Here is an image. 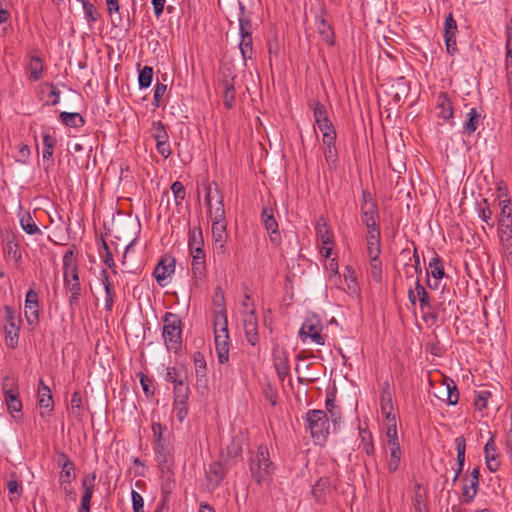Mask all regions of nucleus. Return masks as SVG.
Wrapping results in <instances>:
<instances>
[{
    "mask_svg": "<svg viewBox=\"0 0 512 512\" xmlns=\"http://www.w3.org/2000/svg\"><path fill=\"white\" fill-rule=\"evenodd\" d=\"M63 280L64 287L70 294L68 303L71 308L79 304L82 287L79 280L77 259L74 251L69 249L63 256Z\"/></svg>",
    "mask_w": 512,
    "mask_h": 512,
    "instance_id": "f257e3e1",
    "label": "nucleus"
},
{
    "mask_svg": "<svg viewBox=\"0 0 512 512\" xmlns=\"http://www.w3.org/2000/svg\"><path fill=\"white\" fill-rule=\"evenodd\" d=\"M215 349L220 363L229 360V334L227 314L224 307L214 314Z\"/></svg>",
    "mask_w": 512,
    "mask_h": 512,
    "instance_id": "f03ea898",
    "label": "nucleus"
},
{
    "mask_svg": "<svg viewBox=\"0 0 512 512\" xmlns=\"http://www.w3.org/2000/svg\"><path fill=\"white\" fill-rule=\"evenodd\" d=\"M249 469L252 479L257 484L267 483L275 471V465L270 459L267 446L260 445L257 449L255 458L249 463Z\"/></svg>",
    "mask_w": 512,
    "mask_h": 512,
    "instance_id": "7ed1b4c3",
    "label": "nucleus"
},
{
    "mask_svg": "<svg viewBox=\"0 0 512 512\" xmlns=\"http://www.w3.org/2000/svg\"><path fill=\"white\" fill-rule=\"evenodd\" d=\"M163 338L168 351L178 352L182 344L181 319L177 314L167 312L163 317Z\"/></svg>",
    "mask_w": 512,
    "mask_h": 512,
    "instance_id": "20e7f679",
    "label": "nucleus"
},
{
    "mask_svg": "<svg viewBox=\"0 0 512 512\" xmlns=\"http://www.w3.org/2000/svg\"><path fill=\"white\" fill-rule=\"evenodd\" d=\"M329 419L323 410H309L306 414V430L317 444H323L329 435Z\"/></svg>",
    "mask_w": 512,
    "mask_h": 512,
    "instance_id": "39448f33",
    "label": "nucleus"
},
{
    "mask_svg": "<svg viewBox=\"0 0 512 512\" xmlns=\"http://www.w3.org/2000/svg\"><path fill=\"white\" fill-rule=\"evenodd\" d=\"M322 323L317 316L308 317L299 330V336L303 342L310 339L311 342L323 346L325 337L321 334Z\"/></svg>",
    "mask_w": 512,
    "mask_h": 512,
    "instance_id": "423d86ee",
    "label": "nucleus"
},
{
    "mask_svg": "<svg viewBox=\"0 0 512 512\" xmlns=\"http://www.w3.org/2000/svg\"><path fill=\"white\" fill-rule=\"evenodd\" d=\"M6 324L4 326L5 343L10 348H15L19 340V322L15 310L10 306H4Z\"/></svg>",
    "mask_w": 512,
    "mask_h": 512,
    "instance_id": "0eeeda50",
    "label": "nucleus"
},
{
    "mask_svg": "<svg viewBox=\"0 0 512 512\" xmlns=\"http://www.w3.org/2000/svg\"><path fill=\"white\" fill-rule=\"evenodd\" d=\"M310 107L313 109V115L315 118V122L319 128V130L324 133L333 134L336 133L332 122L328 118V113L326 107L320 103L319 101L310 102Z\"/></svg>",
    "mask_w": 512,
    "mask_h": 512,
    "instance_id": "6e6552de",
    "label": "nucleus"
},
{
    "mask_svg": "<svg viewBox=\"0 0 512 512\" xmlns=\"http://www.w3.org/2000/svg\"><path fill=\"white\" fill-rule=\"evenodd\" d=\"M261 220L265 229L269 233L270 241L275 245H279L281 243V235L278 230L279 226L274 216L273 209L270 207H264L261 212Z\"/></svg>",
    "mask_w": 512,
    "mask_h": 512,
    "instance_id": "1a4fd4ad",
    "label": "nucleus"
},
{
    "mask_svg": "<svg viewBox=\"0 0 512 512\" xmlns=\"http://www.w3.org/2000/svg\"><path fill=\"white\" fill-rule=\"evenodd\" d=\"M226 476V470L220 462H212L205 470L206 486L213 491L220 486Z\"/></svg>",
    "mask_w": 512,
    "mask_h": 512,
    "instance_id": "9d476101",
    "label": "nucleus"
},
{
    "mask_svg": "<svg viewBox=\"0 0 512 512\" xmlns=\"http://www.w3.org/2000/svg\"><path fill=\"white\" fill-rule=\"evenodd\" d=\"M225 220H212V239L214 244V253L222 255L225 253V243L227 238Z\"/></svg>",
    "mask_w": 512,
    "mask_h": 512,
    "instance_id": "9b49d317",
    "label": "nucleus"
},
{
    "mask_svg": "<svg viewBox=\"0 0 512 512\" xmlns=\"http://www.w3.org/2000/svg\"><path fill=\"white\" fill-rule=\"evenodd\" d=\"M458 31L457 22L452 13H449L445 18L444 24V39L447 52L454 55L457 52L456 33Z\"/></svg>",
    "mask_w": 512,
    "mask_h": 512,
    "instance_id": "f8f14e48",
    "label": "nucleus"
},
{
    "mask_svg": "<svg viewBox=\"0 0 512 512\" xmlns=\"http://www.w3.org/2000/svg\"><path fill=\"white\" fill-rule=\"evenodd\" d=\"M175 264V258L170 255H165L161 258L153 272L159 285L163 286V281L174 273Z\"/></svg>",
    "mask_w": 512,
    "mask_h": 512,
    "instance_id": "ddd939ff",
    "label": "nucleus"
},
{
    "mask_svg": "<svg viewBox=\"0 0 512 512\" xmlns=\"http://www.w3.org/2000/svg\"><path fill=\"white\" fill-rule=\"evenodd\" d=\"M273 363H274V367L277 372L279 381L284 382L285 377L289 373L288 353L284 348H282L280 346L274 347Z\"/></svg>",
    "mask_w": 512,
    "mask_h": 512,
    "instance_id": "4468645a",
    "label": "nucleus"
},
{
    "mask_svg": "<svg viewBox=\"0 0 512 512\" xmlns=\"http://www.w3.org/2000/svg\"><path fill=\"white\" fill-rule=\"evenodd\" d=\"M96 474L90 473L82 478V487L84 493L81 498V504L78 512H90L91 499L94 493Z\"/></svg>",
    "mask_w": 512,
    "mask_h": 512,
    "instance_id": "2eb2a0df",
    "label": "nucleus"
},
{
    "mask_svg": "<svg viewBox=\"0 0 512 512\" xmlns=\"http://www.w3.org/2000/svg\"><path fill=\"white\" fill-rule=\"evenodd\" d=\"M243 327L247 341L251 345H256L259 341L258 320L254 311L245 314L243 318Z\"/></svg>",
    "mask_w": 512,
    "mask_h": 512,
    "instance_id": "dca6fc26",
    "label": "nucleus"
},
{
    "mask_svg": "<svg viewBox=\"0 0 512 512\" xmlns=\"http://www.w3.org/2000/svg\"><path fill=\"white\" fill-rule=\"evenodd\" d=\"M408 298H409V301L413 305H415L416 301L418 300L419 304H420V308L423 313H425L426 308L431 307L430 302H429L428 292L426 291L424 286L420 283L419 278H417V280H416L415 290H413L412 288H410L408 290Z\"/></svg>",
    "mask_w": 512,
    "mask_h": 512,
    "instance_id": "f3484780",
    "label": "nucleus"
},
{
    "mask_svg": "<svg viewBox=\"0 0 512 512\" xmlns=\"http://www.w3.org/2000/svg\"><path fill=\"white\" fill-rule=\"evenodd\" d=\"M37 394L39 397L40 415L47 416L53 410L54 402L50 386H38Z\"/></svg>",
    "mask_w": 512,
    "mask_h": 512,
    "instance_id": "a211bd4d",
    "label": "nucleus"
},
{
    "mask_svg": "<svg viewBox=\"0 0 512 512\" xmlns=\"http://www.w3.org/2000/svg\"><path fill=\"white\" fill-rule=\"evenodd\" d=\"M336 133L328 134L324 133L322 137L323 145H324V156L325 160L329 164L336 163L338 159V153L335 146Z\"/></svg>",
    "mask_w": 512,
    "mask_h": 512,
    "instance_id": "6ab92c4d",
    "label": "nucleus"
},
{
    "mask_svg": "<svg viewBox=\"0 0 512 512\" xmlns=\"http://www.w3.org/2000/svg\"><path fill=\"white\" fill-rule=\"evenodd\" d=\"M380 406L381 412L384 415L386 421H390L391 417L396 419V415L393 413V393L390 391L388 386L382 390Z\"/></svg>",
    "mask_w": 512,
    "mask_h": 512,
    "instance_id": "aec40b11",
    "label": "nucleus"
},
{
    "mask_svg": "<svg viewBox=\"0 0 512 512\" xmlns=\"http://www.w3.org/2000/svg\"><path fill=\"white\" fill-rule=\"evenodd\" d=\"M26 70L29 73V79L36 82L42 78L44 65L43 60L36 55L29 57V62L26 65Z\"/></svg>",
    "mask_w": 512,
    "mask_h": 512,
    "instance_id": "412c9836",
    "label": "nucleus"
},
{
    "mask_svg": "<svg viewBox=\"0 0 512 512\" xmlns=\"http://www.w3.org/2000/svg\"><path fill=\"white\" fill-rule=\"evenodd\" d=\"M408 93L409 86L404 77L397 78L395 83L391 85L390 91L388 92L396 103H399L403 98L407 97Z\"/></svg>",
    "mask_w": 512,
    "mask_h": 512,
    "instance_id": "4be33fe9",
    "label": "nucleus"
},
{
    "mask_svg": "<svg viewBox=\"0 0 512 512\" xmlns=\"http://www.w3.org/2000/svg\"><path fill=\"white\" fill-rule=\"evenodd\" d=\"M315 229L320 244L333 245V234L330 231L329 226L323 217H320L316 221Z\"/></svg>",
    "mask_w": 512,
    "mask_h": 512,
    "instance_id": "5701e85b",
    "label": "nucleus"
},
{
    "mask_svg": "<svg viewBox=\"0 0 512 512\" xmlns=\"http://www.w3.org/2000/svg\"><path fill=\"white\" fill-rule=\"evenodd\" d=\"M317 30L322 40L328 45L334 44V31L331 25L327 22L323 14L316 17Z\"/></svg>",
    "mask_w": 512,
    "mask_h": 512,
    "instance_id": "b1692460",
    "label": "nucleus"
},
{
    "mask_svg": "<svg viewBox=\"0 0 512 512\" xmlns=\"http://www.w3.org/2000/svg\"><path fill=\"white\" fill-rule=\"evenodd\" d=\"M100 279L105 289V309L107 311H111L114 305V297L115 293L113 290V285L110 281L109 274L106 269H102L100 272Z\"/></svg>",
    "mask_w": 512,
    "mask_h": 512,
    "instance_id": "393cba45",
    "label": "nucleus"
},
{
    "mask_svg": "<svg viewBox=\"0 0 512 512\" xmlns=\"http://www.w3.org/2000/svg\"><path fill=\"white\" fill-rule=\"evenodd\" d=\"M154 452L156 461L162 468L168 467V465L172 462V454L166 442L154 443Z\"/></svg>",
    "mask_w": 512,
    "mask_h": 512,
    "instance_id": "a878e982",
    "label": "nucleus"
},
{
    "mask_svg": "<svg viewBox=\"0 0 512 512\" xmlns=\"http://www.w3.org/2000/svg\"><path fill=\"white\" fill-rule=\"evenodd\" d=\"M437 108L439 110V117L448 120L453 117L454 110L452 102L446 93H440L437 98Z\"/></svg>",
    "mask_w": 512,
    "mask_h": 512,
    "instance_id": "bb28decb",
    "label": "nucleus"
},
{
    "mask_svg": "<svg viewBox=\"0 0 512 512\" xmlns=\"http://www.w3.org/2000/svg\"><path fill=\"white\" fill-rule=\"evenodd\" d=\"M463 487H462V502L465 504L471 503L476 497L479 489V482L468 479L467 477L463 478Z\"/></svg>",
    "mask_w": 512,
    "mask_h": 512,
    "instance_id": "cd10ccee",
    "label": "nucleus"
},
{
    "mask_svg": "<svg viewBox=\"0 0 512 512\" xmlns=\"http://www.w3.org/2000/svg\"><path fill=\"white\" fill-rule=\"evenodd\" d=\"M18 394L17 389L14 388L5 391V402L11 414L20 413L22 410V403L18 398Z\"/></svg>",
    "mask_w": 512,
    "mask_h": 512,
    "instance_id": "c85d7f7f",
    "label": "nucleus"
},
{
    "mask_svg": "<svg viewBox=\"0 0 512 512\" xmlns=\"http://www.w3.org/2000/svg\"><path fill=\"white\" fill-rule=\"evenodd\" d=\"M75 465H66L61 468L59 475V485L63 491H67V487H70L71 482L75 479Z\"/></svg>",
    "mask_w": 512,
    "mask_h": 512,
    "instance_id": "c756f323",
    "label": "nucleus"
},
{
    "mask_svg": "<svg viewBox=\"0 0 512 512\" xmlns=\"http://www.w3.org/2000/svg\"><path fill=\"white\" fill-rule=\"evenodd\" d=\"M456 450H457V464L458 469H456V478H459L463 471L464 462H465V451H466V442L465 438L460 436L455 439Z\"/></svg>",
    "mask_w": 512,
    "mask_h": 512,
    "instance_id": "7c9ffc66",
    "label": "nucleus"
},
{
    "mask_svg": "<svg viewBox=\"0 0 512 512\" xmlns=\"http://www.w3.org/2000/svg\"><path fill=\"white\" fill-rule=\"evenodd\" d=\"M467 116L468 120L463 125V133L471 135L477 130L481 115L475 108H472L468 112Z\"/></svg>",
    "mask_w": 512,
    "mask_h": 512,
    "instance_id": "2f4dec72",
    "label": "nucleus"
},
{
    "mask_svg": "<svg viewBox=\"0 0 512 512\" xmlns=\"http://www.w3.org/2000/svg\"><path fill=\"white\" fill-rule=\"evenodd\" d=\"M239 31L240 35L252 34V23L250 16L246 13L245 6L239 3Z\"/></svg>",
    "mask_w": 512,
    "mask_h": 512,
    "instance_id": "473e14b6",
    "label": "nucleus"
},
{
    "mask_svg": "<svg viewBox=\"0 0 512 512\" xmlns=\"http://www.w3.org/2000/svg\"><path fill=\"white\" fill-rule=\"evenodd\" d=\"M20 226L29 235L42 233L29 212L22 213L20 217Z\"/></svg>",
    "mask_w": 512,
    "mask_h": 512,
    "instance_id": "72a5a7b5",
    "label": "nucleus"
},
{
    "mask_svg": "<svg viewBox=\"0 0 512 512\" xmlns=\"http://www.w3.org/2000/svg\"><path fill=\"white\" fill-rule=\"evenodd\" d=\"M390 450V457L387 463V468L390 473H394L399 469L402 452L399 445L388 446Z\"/></svg>",
    "mask_w": 512,
    "mask_h": 512,
    "instance_id": "f704fd0d",
    "label": "nucleus"
},
{
    "mask_svg": "<svg viewBox=\"0 0 512 512\" xmlns=\"http://www.w3.org/2000/svg\"><path fill=\"white\" fill-rule=\"evenodd\" d=\"M208 212L212 220H225V208L223 203V195L217 196L215 203L208 206Z\"/></svg>",
    "mask_w": 512,
    "mask_h": 512,
    "instance_id": "c9c22d12",
    "label": "nucleus"
},
{
    "mask_svg": "<svg viewBox=\"0 0 512 512\" xmlns=\"http://www.w3.org/2000/svg\"><path fill=\"white\" fill-rule=\"evenodd\" d=\"M427 274L435 279H442L445 276L442 260L437 254L429 261Z\"/></svg>",
    "mask_w": 512,
    "mask_h": 512,
    "instance_id": "e433bc0d",
    "label": "nucleus"
},
{
    "mask_svg": "<svg viewBox=\"0 0 512 512\" xmlns=\"http://www.w3.org/2000/svg\"><path fill=\"white\" fill-rule=\"evenodd\" d=\"M59 117L68 127L78 128L85 124L84 118L79 113L61 112Z\"/></svg>",
    "mask_w": 512,
    "mask_h": 512,
    "instance_id": "4c0bfd02",
    "label": "nucleus"
},
{
    "mask_svg": "<svg viewBox=\"0 0 512 512\" xmlns=\"http://www.w3.org/2000/svg\"><path fill=\"white\" fill-rule=\"evenodd\" d=\"M330 482L328 478H320L312 487V495L316 502L322 503L325 500V492L329 488Z\"/></svg>",
    "mask_w": 512,
    "mask_h": 512,
    "instance_id": "58836bf2",
    "label": "nucleus"
},
{
    "mask_svg": "<svg viewBox=\"0 0 512 512\" xmlns=\"http://www.w3.org/2000/svg\"><path fill=\"white\" fill-rule=\"evenodd\" d=\"M385 424H386L387 446L399 445L396 419L391 417L390 421H386Z\"/></svg>",
    "mask_w": 512,
    "mask_h": 512,
    "instance_id": "ea45409f",
    "label": "nucleus"
},
{
    "mask_svg": "<svg viewBox=\"0 0 512 512\" xmlns=\"http://www.w3.org/2000/svg\"><path fill=\"white\" fill-rule=\"evenodd\" d=\"M204 247L202 230L200 227H193L188 232V248Z\"/></svg>",
    "mask_w": 512,
    "mask_h": 512,
    "instance_id": "a19ab883",
    "label": "nucleus"
},
{
    "mask_svg": "<svg viewBox=\"0 0 512 512\" xmlns=\"http://www.w3.org/2000/svg\"><path fill=\"white\" fill-rule=\"evenodd\" d=\"M335 395H336V386H333L332 389L327 391L326 395V409L331 414L333 421L336 422L339 417V410L335 405Z\"/></svg>",
    "mask_w": 512,
    "mask_h": 512,
    "instance_id": "79ce46f5",
    "label": "nucleus"
},
{
    "mask_svg": "<svg viewBox=\"0 0 512 512\" xmlns=\"http://www.w3.org/2000/svg\"><path fill=\"white\" fill-rule=\"evenodd\" d=\"M409 260H413V264H408L406 263L405 266H406V270H405V275L407 278H412L414 276V274H421L422 272V269H421V264H420V257L418 255V251L417 249L415 248L414 251H413V256L412 258H409Z\"/></svg>",
    "mask_w": 512,
    "mask_h": 512,
    "instance_id": "37998d69",
    "label": "nucleus"
},
{
    "mask_svg": "<svg viewBox=\"0 0 512 512\" xmlns=\"http://www.w3.org/2000/svg\"><path fill=\"white\" fill-rule=\"evenodd\" d=\"M367 251L369 256H379L381 253L380 235H367Z\"/></svg>",
    "mask_w": 512,
    "mask_h": 512,
    "instance_id": "c03bdc74",
    "label": "nucleus"
},
{
    "mask_svg": "<svg viewBox=\"0 0 512 512\" xmlns=\"http://www.w3.org/2000/svg\"><path fill=\"white\" fill-rule=\"evenodd\" d=\"M206 258L192 259V274L196 281L202 280L206 273Z\"/></svg>",
    "mask_w": 512,
    "mask_h": 512,
    "instance_id": "a18cd8bd",
    "label": "nucleus"
},
{
    "mask_svg": "<svg viewBox=\"0 0 512 512\" xmlns=\"http://www.w3.org/2000/svg\"><path fill=\"white\" fill-rule=\"evenodd\" d=\"M5 251L7 255L13 259L16 266H19L22 260L19 244L14 240H9L6 244Z\"/></svg>",
    "mask_w": 512,
    "mask_h": 512,
    "instance_id": "49530a36",
    "label": "nucleus"
},
{
    "mask_svg": "<svg viewBox=\"0 0 512 512\" xmlns=\"http://www.w3.org/2000/svg\"><path fill=\"white\" fill-rule=\"evenodd\" d=\"M370 257V274L373 280L377 283L382 281V262L379 256Z\"/></svg>",
    "mask_w": 512,
    "mask_h": 512,
    "instance_id": "de8ad7c7",
    "label": "nucleus"
},
{
    "mask_svg": "<svg viewBox=\"0 0 512 512\" xmlns=\"http://www.w3.org/2000/svg\"><path fill=\"white\" fill-rule=\"evenodd\" d=\"M24 314L28 325L34 327L39 321V305L25 303Z\"/></svg>",
    "mask_w": 512,
    "mask_h": 512,
    "instance_id": "09e8293b",
    "label": "nucleus"
},
{
    "mask_svg": "<svg viewBox=\"0 0 512 512\" xmlns=\"http://www.w3.org/2000/svg\"><path fill=\"white\" fill-rule=\"evenodd\" d=\"M239 49L244 60L250 59L252 55V34L240 35Z\"/></svg>",
    "mask_w": 512,
    "mask_h": 512,
    "instance_id": "8fccbe9b",
    "label": "nucleus"
},
{
    "mask_svg": "<svg viewBox=\"0 0 512 512\" xmlns=\"http://www.w3.org/2000/svg\"><path fill=\"white\" fill-rule=\"evenodd\" d=\"M217 196H222V193L216 182H210L205 185V202L207 206L213 203V200H217Z\"/></svg>",
    "mask_w": 512,
    "mask_h": 512,
    "instance_id": "3c124183",
    "label": "nucleus"
},
{
    "mask_svg": "<svg viewBox=\"0 0 512 512\" xmlns=\"http://www.w3.org/2000/svg\"><path fill=\"white\" fill-rule=\"evenodd\" d=\"M153 68L150 66H144L139 70L138 83L140 88H148L152 83Z\"/></svg>",
    "mask_w": 512,
    "mask_h": 512,
    "instance_id": "603ef678",
    "label": "nucleus"
},
{
    "mask_svg": "<svg viewBox=\"0 0 512 512\" xmlns=\"http://www.w3.org/2000/svg\"><path fill=\"white\" fill-rule=\"evenodd\" d=\"M194 365L197 381H202L206 373V361L202 353L196 352L194 354Z\"/></svg>",
    "mask_w": 512,
    "mask_h": 512,
    "instance_id": "864d4df0",
    "label": "nucleus"
},
{
    "mask_svg": "<svg viewBox=\"0 0 512 512\" xmlns=\"http://www.w3.org/2000/svg\"><path fill=\"white\" fill-rule=\"evenodd\" d=\"M189 394V386H174V404L186 405Z\"/></svg>",
    "mask_w": 512,
    "mask_h": 512,
    "instance_id": "5fc2aeb1",
    "label": "nucleus"
},
{
    "mask_svg": "<svg viewBox=\"0 0 512 512\" xmlns=\"http://www.w3.org/2000/svg\"><path fill=\"white\" fill-rule=\"evenodd\" d=\"M499 239L512 238V219L498 220Z\"/></svg>",
    "mask_w": 512,
    "mask_h": 512,
    "instance_id": "6e6d98bb",
    "label": "nucleus"
},
{
    "mask_svg": "<svg viewBox=\"0 0 512 512\" xmlns=\"http://www.w3.org/2000/svg\"><path fill=\"white\" fill-rule=\"evenodd\" d=\"M361 218L363 222H368L369 220L373 219H379L377 204H368L366 206H361Z\"/></svg>",
    "mask_w": 512,
    "mask_h": 512,
    "instance_id": "4d7b16f0",
    "label": "nucleus"
},
{
    "mask_svg": "<svg viewBox=\"0 0 512 512\" xmlns=\"http://www.w3.org/2000/svg\"><path fill=\"white\" fill-rule=\"evenodd\" d=\"M226 453L228 458L239 457L242 453V442L238 438H234L226 447Z\"/></svg>",
    "mask_w": 512,
    "mask_h": 512,
    "instance_id": "13d9d810",
    "label": "nucleus"
},
{
    "mask_svg": "<svg viewBox=\"0 0 512 512\" xmlns=\"http://www.w3.org/2000/svg\"><path fill=\"white\" fill-rule=\"evenodd\" d=\"M431 387H432V390L429 391V394L442 402L447 401L449 389L457 388V386H431Z\"/></svg>",
    "mask_w": 512,
    "mask_h": 512,
    "instance_id": "bf43d9fd",
    "label": "nucleus"
},
{
    "mask_svg": "<svg viewBox=\"0 0 512 512\" xmlns=\"http://www.w3.org/2000/svg\"><path fill=\"white\" fill-rule=\"evenodd\" d=\"M152 130H153V138L156 140V142L169 140L168 133H167L164 125L160 121L153 122Z\"/></svg>",
    "mask_w": 512,
    "mask_h": 512,
    "instance_id": "052dcab7",
    "label": "nucleus"
},
{
    "mask_svg": "<svg viewBox=\"0 0 512 512\" xmlns=\"http://www.w3.org/2000/svg\"><path fill=\"white\" fill-rule=\"evenodd\" d=\"M171 191L174 195L175 203L177 205H180L186 196L185 187L183 186V184L181 182L175 181L171 185Z\"/></svg>",
    "mask_w": 512,
    "mask_h": 512,
    "instance_id": "680f3d73",
    "label": "nucleus"
},
{
    "mask_svg": "<svg viewBox=\"0 0 512 512\" xmlns=\"http://www.w3.org/2000/svg\"><path fill=\"white\" fill-rule=\"evenodd\" d=\"M235 100V88L232 84H229L228 82L225 83V88L223 91V101L225 107L228 109L232 108L233 103Z\"/></svg>",
    "mask_w": 512,
    "mask_h": 512,
    "instance_id": "e2e57ef3",
    "label": "nucleus"
},
{
    "mask_svg": "<svg viewBox=\"0 0 512 512\" xmlns=\"http://www.w3.org/2000/svg\"><path fill=\"white\" fill-rule=\"evenodd\" d=\"M82 398L78 391H75L71 398V412L77 418L82 416Z\"/></svg>",
    "mask_w": 512,
    "mask_h": 512,
    "instance_id": "0e129e2a",
    "label": "nucleus"
},
{
    "mask_svg": "<svg viewBox=\"0 0 512 512\" xmlns=\"http://www.w3.org/2000/svg\"><path fill=\"white\" fill-rule=\"evenodd\" d=\"M500 243L504 261L507 264L512 265V238L508 240L500 239Z\"/></svg>",
    "mask_w": 512,
    "mask_h": 512,
    "instance_id": "69168bd1",
    "label": "nucleus"
},
{
    "mask_svg": "<svg viewBox=\"0 0 512 512\" xmlns=\"http://www.w3.org/2000/svg\"><path fill=\"white\" fill-rule=\"evenodd\" d=\"M83 10H84L86 19L89 22L97 21L99 14L97 12L96 7L92 3H90L89 1H84L83 2Z\"/></svg>",
    "mask_w": 512,
    "mask_h": 512,
    "instance_id": "338daca9",
    "label": "nucleus"
},
{
    "mask_svg": "<svg viewBox=\"0 0 512 512\" xmlns=\"http://www.w3.org/2000/svg\"><path fill=\"white\" fill-rule=\"evenodd\" d=\"M501 211L499 220L512 219V206L510 199H503L499 203Z\"/></svg>",
    "mask_w": 512,
    "mask_h": 512,
    "instance_id": "774afa93",
    "label": "nucleus"
}]
</instances>
